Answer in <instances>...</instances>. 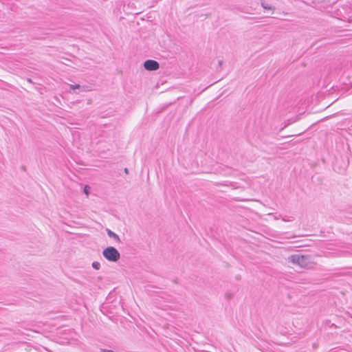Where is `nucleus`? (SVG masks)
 <instances>
[{
    "label": "nucleus",
    "instance_id": "20e7f679",
    "mask_svg": "<svg viewBox=\"0 0 352 352\" xmlns=\"http://www.w3.org/2000/svg\"><path fill=\"white\" fill-rule=\"evenodd\" d=\"M107 233H108V235L111 238L115 239L118 242L120 241V238L118 237V236L116 234H115L114 232H113L112 231H111L110 230H107Z\"/></svg>",
    "mask_w": 352,
    "mask_h": 352
},
{
    "label": "nucleus",
    "instance_id": "39448f33",
    "mask_svg": "<svg viewBox=\"0 0 352 352\" xmlns=\"http://www.w3.org/2000/svg\"><path fill=\"white\" fill-rule=\"evenodd\" d=\"M93 267L96 269V270H98L99 267H100V263H97V262H94L92 264Z\"/></svg>",
    "mask_w": 352,
    "mask_h": 352
},
{
    "label": "nucleus",
    "instance_id": "7ed1b4c3",
    "mask_svg": "<svg viewBox=\"0 0 352 352\" xmlns=\"http://www.w3.org/2000/svg\"><path fill=\"white\" fill-rule=\"evenodd\" d=\"M144 66V68L148 71L157 70L160 67L159 63L157 61L153 60H148L145 61Z\"/></svg>",
    "mask_w": 352,
    "mask_h": 352
},
{
    "label": "nucleus",
    "instance_id": "f257e3e1",
    "mask_svg": "<svg viewBox=\"0 0 352 352\" xmlns=\"http://www.w3.org/2000/svg\"><path fill=\"white\" fill-rule=\"evenodd\" d=\"M103 256L110 261H117L120 258V253L113 247H109L104 250Z\"/></svg>",
    "mask_w": 352,
    "mask_h": 352
},
{
    "label": "nucleus",
    "instance_id": "423d86ee",
    "mask_svg": "<svg viewBox=\"0 0 352 352\" xmlns=\"http://www.w3.org/2000/svg\"><path fill=\"white\" fill-rule=\"evenodd\" d=\"M89 187L86 186L85 187V189H84V191H85V193L86 194V195L88 197L89 196Z\"/></svg>",
    "mask_w": 352,
    "mask_h": 352
},
{
    "label": "nucleus",
    "instance_id": "6e6552de",
    "mask_svg": "<svg viewBox=\"0 0 352 352\" xmlns=\"http://www.w3.org/2000/svg\"><path fill=\"white\" fill-rule=\"evenodd\" d=\"M124 172H125L126 174H128V173H129L128 169H127V168H125V169H124Z\"/></svg>",
    "mask_w": 352,
    "mask_h": 352
},
{
    "label": "nucleus",
    "instance_id": "0eeeda50",
    "mask_svg": "<svg viewBox=\"0 0 352 352\" xmlns=\"http://www.w3.org/2000/svg\"><path fill=\"white\" fill-rule=\"evenodd\" d=\"M71 87H72V89H78V88H79V87H80V85H71Z\"/></svg>",
    "mask_w": 352,
    "mask_h": 352
},
{
    "label": "nucleus",
    "instance_id": "f03ea898",
    "mask_svg": "<svg viewBox=\"0 0 352 352\" xmlns=\"http://www.w3.org/2000/svg\"><path fill=\"white\" fill-rule=\"evenodd\" d=\"M292 261L300 267H306L310 263L309 258L305 256L296 255L292 257Z\"/></svg>",
    "mask_w": 352,
    "mask_h": 352
}]
</instances>
